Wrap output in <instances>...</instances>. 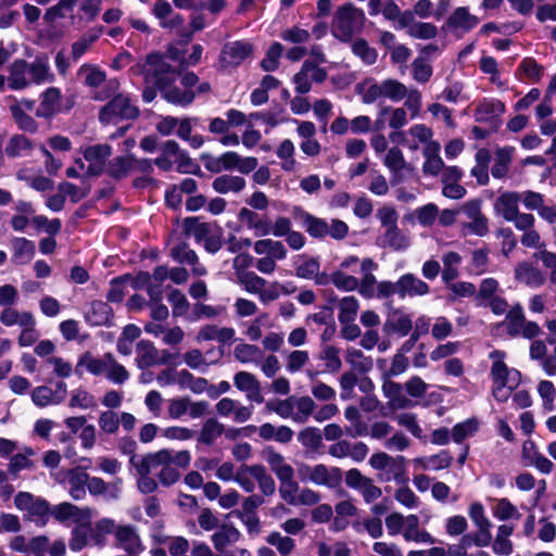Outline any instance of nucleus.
<instances>
[{
	"instance_id": "9b49d317",
	"label": "nucleus",
	"mask_w": 556,
	"mask_h": 556,
	"mask_svg": "<svg viewBox=\"0 0 556 556\" xmlns=\"http://www.w3.org/2000/svg\"><path fill=\"white\" fill-rule=\"evenodd\" d=\"M169 462V450L162 448L143 455L141 458L130 457V464L137 472L152 473L161 470Z\"/></svg>"
},
{
	"instance_id": "39448f33",
	"label": "nucleus",
	"mask_w": 556,
	"mask_h": 556,
	"mask_svg": "<svg viewBox=\"0 0 556 556\" xmlns=\"http://www.w3.org/2000/svg\"><path fill=\"white\" fill-rule=\"evenodd\" d=\"M357 92L362 94V100L366 104H371L379 99H389L392 102H400L407 96V87L393 78H388L381 83L374 80L357 85Z\"/></svg>"
},
{
	"instance_id": "37998d69",
	"label": "nucleus",
	"mask_w": 556,
	"mask_h": 556,
	"mask_svg": "<svg viewBox=\"0 0 556 556\" xmlns=\"http://www.w3.org/2000/svg\"><path fill=\"white\" fill-rule=\"evenodd\" d=\"M268 545L275 547L281 556H290L295 549V541L279 531H273L265 538Z\"/></svg>"
},
{
	"instance_id": "473e14b6",
	"label": "nucleus",
	"mask_w": 556,
	"mask_h": 556,
	"mask_svg": "<svg viewBox=\"0 0 556 556\" xmlns=\"http://www.w3.org/2000/svg\"><path fill=\"white\" fill-rule=\"evenodd\" d=\"M88 473L78 468L68 470V493L73 500L80 501L86 497V486L88 484Z\"/></svg>"
},
{
	"instance_id": "412c9836",
	"label": "nucleus",
	"mask_w": 556,
	"mask_h": 556,
	"mask_svg": "<svg viewBox=\"0 0 556 556\" xmlns=\"http://www.w3.org/2000/svg\"><path fill=\"white\" fill-rule=\"evenodd\" d=\"M441 146L439 142H431L424 147L422 154L425 162L422 172L428 176H438L444 168V162L440 156Z\"/></svg>"
},
{
	"instance_id": "774afa93",
	"label": "nucleus",
	"mask_w": 556,
	"mask_h": 556,
	"mask_svg": "<svg viewBox=\"0 0 556 556\" xmlns=\"http://www.w3.org/2000/svg\"><path fill=\"white\" fill-rule=\"evenodd\" d=\"M98 424L102 432L114 434L119 427L118 414L112 409L102 412L99 416Z\"/></svg>"
},
{
	"instance_id": "1a4fd4ad",
	"label": "nucleus",
	"mask_w": 556,
	"mask_h": 556,
	"mask_svg": "<svg viewBox=\"0 0 556 556\" xmlns=\"http://www.w3.org/2000/svg\"><path fill=\"white\" fill-rule=\"evenodd\" d=\"M138 113V109L131 104L128 96L117 93L100 110L99 119L102 124H109L117 118H135Z\"/></svg>"
},
{
	"instance_id": "b1692460",
	"label": "nucleus",
	"mask_w": 556,
	"mask_h": 556,
	"mask_svg": "<svg viewBox=\"0 0 556 556\" xmlns=\"http://www.w3.org/2000/svg\"><path fill=\"white\" fill-rule=\"evenodd\" d=\"M333 511L336 513V516L332 519L330 530L333 532H340L349 526V518L356 516L357 507L351 500H345L337 503Z\"/></svg>"
},
{
	"instance_id": "20e7f679",
	"label": "nucleus",
	"mask_w": 556,
	"mask_h": 556,
	"mask_svg": "<svg viewBox=\"0 0 556 556\" xmlns=\"http://www.w3.org/2000/svg\"><path fill=\"white\" fill-rule=\"evenodd\" d=\"M235 482L247 493H253L255 482L265 496L276 493V482L262 464L241 465L236 471Z\"/></svg>"
},
{
	"instance_id": "c756f323",
	"label": "nucleus",
	"mask_w": 556,
	"mask_h": 556,
	"mask_svg": "<svg viewBox=\"0 0 556 556\" xmlns=\"http://www.w3.org/2000/svg\"><path fill=\"white\" fill-rule=\"evenodd\" d=\"M478 23V17L470 14L468 9L465 7L457 8L447 20L450 28L463 31H469L477 26Z\"/></svg>"
},
{
	"instance_id": "49530a36",
	"label": "nucleus",
	"mask_w": 556,
	"mask_h": 556,
	"mask_svg": "<svg viewBox=\"0 0 556 556\" xmlns=\"http://www.w3.org/2000/svg\"><path fill=\"white\" fill-rule=\"evenodd\" d=\"M285 361L287 371L295 374L309 363V354L305 350H293L285 354Z\"/></svg>"
},
{
	"instance_id": "f704fd0d",
	"label": "nucleus",
	"mask_w": 556,
	"mask_h": 556,
	"mask_svg": "<svg viewBox=\"0 0 556 556\" xmlns=\"http://www.w3.org/2000/svg\"><path fill=\"white\" fill-rule=\"evenodd\" d=\"M263 351L254 344L240 342L233 349V357L241 364H261Z\"/></svg>"
},
{
	"instance_id": "69168bd1",
	"label": "nucleus",
	"mask_w": 556,
	"mask_h": 556,
	"mask_svg": "<svg viewBox=\"0 0 556 556\" xmlns=\"http://www.w3.org/2000/svg\"><path fill=\"white\" fill-rule=\"evenodd\" d=\"M168 301L172 305L174 316H184L188 313L190 304L186 295L178 289H173L168 294Z\"/></svg>"
},
{
	"instance_id": "a18cd8bd",
	"label": "nucleus",
	"mask_w": 556,
	"mask_h": 556,
	"mask_svg": "<svg viewBox=\"0 0 556 556\" xmlns=\"http://www.w3.org/2000/svg\"><path fill=\"white\" fill-rule=\"evenodd\" d=\"M33 149V142L24 135H14L10 138L7 147L5 154L9 157L22 156L29 153Z\"/></svg>"
},
{
	"instance_id": "ea45409f",
	"label": "nucleus",
	"mask_w": 556,
	"mask_h": 556,
	"mask_svg": "<svg viewBox=\"0 0 556 556\" xmlns=\"http://www.w3.org/2000/svg\"><path fill=\"white\" fill-rule=\"evenodd\" d=\"M13 256L12 261L15 264H27L31 261L35 254V243L26 238H15L12 241Z\"/></svg>"
},
{
	"instance_id": "0eeeda50",
	"label": "nucleus",
	"mask_w": 556,
	"mask_h": 556,
	"mask_svg": "<svg viewBox=\"0 0 556 556\" xmlns=\"http://www.w3.org/2000/svg\"><path fill=\"white\" fill-rule=\"evenodd\" d=\"M296 470L302 482L312 483L317 486L336 489L342 481V471L339 467L325 464L308 465L306 463H299Z\"/></svg>"
},
{
	"instance_id": "4468645a",
	"label": "nucleus",
	"mask_w": 556,
	"mask_h": 556,
	"mask_svg": "<svg viewBox=\"0 0 556 556\" xmlns=\"http://www.w3.org/2000/svg\"><path fill=\"white\" fill-rule=\"evenodd\" d=\"M238 220L257 237H265L270 233V222L251 208H240Z\"/></svg>"
},
{
	"instance_id": "aec40b11",
	"label": "nucleus",
	"mask_w": 556,
	"mask_h": 556,
	"mask_svg": "<svg viewBox=\"0 0 556 556\" xmlns=\"http://www.w3.org/2000/svg\"><path fill=\"white\" fill-rule=\"evenodd\" d=\"M515 279L530 288H539L545 282L544 274L528 262H522L516 266Z\"/></svg>"
},
{
	"instance_id": "052dcab7",
	"label": "nucleus",
	"mask_w": 556,
	"mask_h": 556,
	"mask_svg": "<svg viewBox=\"0 0 556 556\" xmlns=\"http://www.w3.org/2000/svg\"><path fill=\"white\" fill-rule=\"evenodd\" d=\"M300 258L303 261L296 266L295 275L303 279H313V277H316L320 270L318 260L315 257H304L303 255H301Z\"/></svg>"
},
{
	"instance_id": "680f3d73",
	"label": "nucleus",
	"mask_w": 556,
	"mask_h": 556,
	"mask_svg": "<svg viewBox=\"0 0 556 556\" xmlns=\"http://www.w3.org/2000/svg\"><path fill=\"white\" fill-rule=\"evenodd\" d=\"M538 393L542 400V405L545 410L552 412L555 409L556 389L552 381L542 380L538 384Z\"/></svg>"
},
{
	"instance_id": "4c0bfd02",
	"label": "nucleus",
	"mask_w": 556,
	"mask_h": 556,
	"mask_svg": "<svg viewBox=\"0 0 556 556\" xmlns=\"http://www.w3.org/2000/svg\"><path fill=\"white\" fill-rule=\"evenodd\" d=\"M453 457L446 451L427 457L416 458L415 464L424 470H441L448 468L452 464Z\"/></svg>"
},
{
	"instance_id": "3c124183",
	"label": "nucleus",
	"mask_w": 556,
	"mask_h": 556,
	"mask_svg": "<svg viewBox=\"0 0 556 556\" xmlns=\"http://www.w3.org/2000/svg\"><path fill=\"white\" fill-rule=\"evenodd\" d=\"M299 442L312 451L318 450L323 444V435L318 428L307 427L298 434Z\"/></svg>"
},
{
	"instance_id": "58836bf2",
	"label": "nucleus",
	"mask_w": 556,
	"mask_h": 556,
	"mask_svg": "<svg viewBox=\"0 0 556 556\" xmlns=\"http://www.w3.org/2000/svg\"><path fill=\"white\" fill-rule=\"evenodd\" d=\"M294 416L293 421L296 424H304L308 418L315 414L316 403L308 395L300 397L293 396Z\"/></svg>"
},
{
	"instance_id": "dca6fc26",
	"label": "nucleus",
	"mask_w": 556,
	"mask_h": 556,
	"mask_svg": "<svg viewBox=\"0 0 556 556\" xmlns=\"http://www.w3.org/2000/svg\"><path fill=\"white\" fill-rule=\"evenodd\" d=\"M153 15L159 20L160 26L164 29L176 30L184 24V18L175 14L169 2L156 0L152 8Z\"/></svg>"
},
{
	"instance_id": "de8ad7c7",
	"label": "nucleus",
	"mask_w": 556,
	"mask_h": 556,
	"mask_svg": "<svg viewBox=\"0 0 556 556\" xmlns=\"http://www.w3.org/2000/svg\"><path fill=\"white\" fill-rule=\"evenodd\" d=\"M490 358L493 361L491 367V376L494 382L508 381L509 369L504 363L505 353L502 351H493L490 353Z\"/></svg>"
},
{
	"instance_id": "393cba45",
	"label": "nucleus",
	"mask_w": 556,
	"mask_h": 556,
	"mask_svg": "<svg viewBox=\"0 0 556 556\" xmlns=\"http://www.w3.org/2000/svg\"><path fill=\"white\" fill-rule=\"evenodd\" d=\"M379 245L394 251H404L410 245L409 238L397 226L386 228L378 239Z\"/></svg>"
},
{
	"instance_id": "4be33fe9",
	"label": "nucleus",
	"mask_w": 556,
	"mask_h": 556,
	"mask_svg": "<svg viewBox=\"0 0 556 556\" xmlns=\"http://www.w3.org/2000/svg\"><path fill=\"white\" fill-rule=\"evenodd\" d=\"M60 112H62L61 91L55 87H50L40 96L37 115L51 117Z\"/></svg>"
},
{
	"instance_id": "13d9d810",
	"label": "nucleus",
	"mask_w": 556,
	"mask_h": 556,
	"mask_svg": "<svg viewBox=\"0 0 556 556\" xmlns=\"http://www.w3.org/2000/svg\"><path fill=\"white\" fill-rule=\"evenodd\" d=\"M293 396H289L285 400H273L267 402L266 408L268 410L275 412L281 418L292 419L294 416V407H293Z\"/></svg>"
},
{
	"instance_id": "bb28decb",
	"label": "nucleus",
	"mask_w": 556,
	"mask_h": 556,
	"mask_svg": "<svg viewBox=\"0 0 556 556\" xmlns=\"http://www.w3.org/2000/svg\"><path fill=\"white\" fill-rule=\"evenodd\" d=\"M26 68H28L29 74L35 76V62L27 64L24 60H15L10 65V75L8 79L10 89L18 90L27 85L25 78Z\"/></svg>"
},
{
	"instance_id": "423d86ee",
	"label": "nucleus",
	"mask_w": 556,
	"mask_h": 556,
	"mask_svg": "<svg viewBox=\"0 0 556 556\" xmlns=\"http://www.w3.org/2000/svg\"><path fill=\"white\" fill-rule=\"evenodd\" d=\"M365 14L352 4L337 9L331 24L332 35L341 41L350 40L364 26Z\"/></svg>"
},
{
	"instance_id": "6ab92c4d",
	"label": "nucleus",
	"mask_w": 556,
	"mask_h": 556,
	"mask_svg": "<svg viewBox=\"0 0 556 556\" xmlns=\"http://www.w3.org/2000/svg\"><path fill=\"white\" fill-rule=\"evenodd\" d=\"M263 458L268 464L270 470L276 475L277 479H283L294 476L293 467L287 463L285 456L275 451L273 447H266L263 451Z\"/></svg>"
},
{
	"instance_id": "cd10ccee",
	"label": "nucleus",
	"mask_w": 556,
	"mask_h": 556,
	"mask_svg": "<svg viewBox=\"0 0 556 556\" xmlns=\"http://www.w3.org/2000/svg\"><path fill=\"white\" fill-rule=\"evenodd\" d=\"M302 219V225L306 232L313 238H324L328 235L329 225L328 223L319 217H316L307 212H304L300 207H295Z\"/></svg>"
},
{
	"instance_id": "864d4df0",
	"label": "nucleus",
	"mask_w": 556,
	"mask_h": 556,
	"mask_svg": "<svg viewBox=\"0 0 556 556\" xmlns=\"http://www.w3.org/2000/svg\"><path fill=\"white\" fill-rule=\"evenodd\" d=\"M132 155L113 159L108 167L109 174L114 178H124L132 173Z\"/></svg>"
},
{
	"instance_id": "f257e3e1",
	"label": "nucleus",
	"mask_w": 556,
	"mask_h": 556,
	"mask_svg": "<svg viewBox=\"0 0 556 556\" xmlns=\"http://www.w3.org/2000/svg\"><path fill=\"white\" fill-rule=\"evenodd\" d=\"M114 535V544L127 555H138L143 551L142 540L138 527L130 523H116L109 517L96 521L91 541L96 546H104L108 535Z\"/></svg>"
},
{
	"instance_id": "338daca9",
	"label": "nucleus",
	"mask_w": 556,
	"mask_h": 556,
	"mask_svg": "<svg viewBox=\"0 0 556 556\" xmlns=\"http://www.w3.org/2000/svg\"><path fill=\"white\" fill-rule=\"evenodd\" d=\"M383 163L395 175L406 167V161L399 148L389 149Z\"/></svg>"
},
{
	"instance_id": "7ed1b4c3",
	"label": "nucleus",
	"mask_w": 556,
	"mask_h": 556,
	"mask_svg": "<svg viewBox=\"0 0 556 556\" xmlns=\"http://www.w3.org/2000/svg\"><path fill=\"white\" fill-rule=\"evenodd\" d=\"M132 71L142 75L147 85H154L157 89L172 84L177 75L173 66L165 61L164 55L157 52L148 54L144 62L137 64Z\"/></svg>"
},
{
	"instance_id": "f8f14e48",
	"label": "nucleus",
	"mask_w": 556,
	"mask_h": 556,
	"mask_svg": "<svg viewBox=\"0 0 556 556\" xmlns=\"http://www.w3.org/2000/svg\"><path fill=\"white\" fill-rule=\"evenodd\" d=\"M235 387L244 392L249 401L261 404L264 402L261 382L249 371H239L233 376Z\"/></svg>"
},
{
	"instance_id": "f3484780",
	"label": "nucleus",
	"mask_w": 556,
	"mask_h": 556,
	"mask_svg": "<svg viewBox=\"0 0 556 556\" xmlns=\"http://www.w3.org/2000/svg\"><path fill=\"white\" fill-rule=\"evenodd\" d=\"M122 479H116L113 482H105L99 477H89L87 489L91 495H105L109 500H117L122 493Z\"/></svg>"
},
{
	"instance_id": "6e6d98bb",
	"label": "nucleus",
	"mask_w": 556,
	"mask_h": 556,
	"mask_svg": "<svg viewBox=\"0 0 556 556\" xmlns=\"http://www.w3.org/2000/svg\"><path fill=\"white\" fill-rule=\"evenodd\" d=\"M280 497L289 505H296V492L300 491L299 483L294 480V476H289L279 480Z\"/></svg>"
},
{
	"instance_id": "5fc2aeb1",
	"label": "nucleus",
	"mask_w": 556,
	"mask_h": 556,
	"mask_svg": "<svg viewBox=\"0 0 556 556\" xmlns=\"http://www.w3.org/2000/svg\"><path fill=\"white\" fill-rule=\"evenodd\" d=\"M412 75L417 83L425 84L429 81L432 76V67L429 60L425 56L416 58L412 63Z\"/></svg>"
},
{
	"instance_id": "a19ab883",
	"label": "nucleus",
	"mask_w": 556,
	"mask_h": 556,
	"mask_svg": "<svg viewBox=\"0 0 556 556\" xmlns=\"http://www.w3.org/2000/svg\"><path fill=\"white\" fill-rule=\"evenodd\" d=\"M159 90L167 102L176 105L187 106L194 99V92L191 89L180 90L178 87H172L170 84Z\"/></svg>"
},
{
	"instance_id": "7c9ffc66",
	"label": "nucleus",
	"mask_w": 556,
	"mask_h": 556,
	"mask_svg": "<svg viewBox=\"0 0 556 556\" xmlns=\"http://www.w3.org/2000/svg\"><path fill=\"white\" fill-rule=\"evenodd\" d=\"M505 105L496 99H484L476 109L475 117L478 122H490L502 115Z\"/></svg>"
},
{
	"instance_id": "f03ea898",
	"label": "nucleus",
	"mask_w": 556,
	"mask_h": 556,
	"mask_svg": "<svg viewBox=\"0 0 556 556\" xmlns=\"http://www.w3.org/2000/svg\"><path fill=\"white\" fill-rule=\"evenodd\" d=\"M92 509L89 507L81 508L68 502L51 506L46 500L37 498V526L47 525L50 517L62 523L68 520L90 523Z\"/></svg>"
},
{
	"instance_id": "e433bc0d",
	"label": "nucleus",
	"mask_w": 556,
	"mask_h": 556,
	"mask_svg": "<svg viewBox=\"0 0 556 556\" xmlns=\"http://www.w3.org/2000/svg\"><path fill=\"white\" fill-rule=\"evenodd\" d=\"M408 149L412 151H417L419 149V144H425V147L431 142H435L432 140L433 132L431 128L427 127L424 124L413 125L408 130Z\"/></svg>"
},
{
	"instance_id": "2eb2a0df",
	"label": "nucleus",
	"mask_w": 556,
	"mask_h": 556,
	"mask_svg": "<svg viewBox=\"0 0 556 556\" xmlns=\"http://www.w3.org/2000/svg\"><path fill=\"white\" fill-rule=\"evenodd\" d=\"M136 364L141 370L156 365L166 364V358L160 356V351L148 340H141L136 345Z\"/></svg>"
},
{
	"instance_id": "a211bd4d",
	"label": "nucleus",
	"mask_w": 556,
	"mask_h": 556,
	"mask_svg": "<svg viewBox=\"0 0 556 556\" xmlns=\"http://www.w3.org/2000/svg\"><path fill=\"white\" fill-rule=\"evenodd\" d=\"M519 192L505 191L494 202V211L505 220L509 222L519 212Z\"/></svg>"
},
{
	"instance_id": "6e6552de",
	"label": "nucleus",
	"mask_w": 556,
	"mask_h": 556,
	"mask_svg": "<svg viewBox=\"0 0 556 556\" xmlns=\"http://www.w3.org/2000/svg\"><path fill=\"white\" fill-rule=\"evenodd\" d=\"M253 248L257 255H263L256 261L255 267L265 275L273 274L277 268L276 262L286 260L288 255V250L281 241L268 238L255 241Z\"/></svg>"
},
{
	"instance_id": "0e129e2a",
	"label": "nucleus",
	"mask_w": 556,
	"mask_h": 556,
	"mask_svg": "<svg viewBox=\"0 0 556 556\" xmlns=\"http://www.w3.org/2000/svg\"><path fill=\"white\" fill-rule=\"evenodd\" d=\"M320 359L326 363V368L331 372H337L342 366L340 359V351L333 345L325 346L319 355Z\"/></svg>"
},
{
	"instance_id": "ddd939ff",
	"label": "nucleus",
	"mask_w": 556,
	"mask_h": 556,
	"mask_svg": "<svg viewBox=\"0 0 556 556\" xmlns=\"http://www.w3.org/2000/svg\"><path fill=\"white\" fill-rule=\"evenodd\" d=\"M84 157L89 165L87 173L92 176L100 175L105 165L106 159L112 154V148L109 144H96L83 150Z\"/></svg>"
},
{
	"instance_id": "bf43d9fd",
	"label": "nucleus",
	"mask_w": 556,
	"mask_h": 556,
	"mask_svg": "<svg viewBox=\"0 0 556 556\" xmlns=\"http://www.w3.org/2000/svg\"><path fill=\"white\" fill-rule=\"evenodd\" d=\"M339 308V321L341 324L351 323L356 316L358 309V301L354 296H345L341 300Z\"/></svg>"
},
{
	"instance_id": "79ce46f5",
	"label": "nucleus",
	"mask_w": 556,
	"mask_h": 556,
	"mask_svg": "<svg viewBox=\"0 0 556 556\" xmlns=\"http://www.w3.org/2000/svg\"><path fill=\"white\" fill-rule=\"evenodd\" d=\"M224 432V426L215 418H208L198 435V442L204 445H212Z\"/></svg>"
},
{
	"instance_id": "09e8293b",
	"label": "nucleus",
	"mask_w": 556,
	"mask_h": 556,
	"mask_svg": "<svg viewBox=\"0 0 556 556\" xmlns=\"http://www.w3.org/2000/svg\"><path fill=\"white\" fill-rule=\"evenodd\" d=\"M93 532V530L91 531ZM92 533L89 532V523H77L72 531L70 540V548L74 552H79L87 546L89 539L91 540Z\"/></svg>"
},
{
	"instance_id": "c03bdc74",
	"label": "nucleus",
	"mask_w": 556,
	"mask_h": 556,
	"mask_svg": "<svg viewBox=\"0 0 556 556\" xmlns=\"http://www.w3.org/2000/svg\"><path fill=\"white\" fill-rule=\"evenodd\" d=\"M108 359L109 365L104 375L105 378L114 384L125 383L130 377L129 371L111 353H108Z\"/></svg>"
},
{
	"instance_id": "4d7b16f0",
	"label": "nucleus",
	"mask_w": 556,
	"mask_h": 556,
	"mask_svg": "<svg viewBox=\"0 0 556 556\" xmlns=\"http://www.w3.org/2000/svg\"><path fill=\"white\" fill-rule=\"evenodd\" d=\"M413 216L422 227H431L439 216V207L434 203H428L416 208Z\"/></svg>"
},
{
	"instance_id": "e2e57ef3",
	"label": "nucleus",
	"mask_w": 556,
	"mask_h": 556,
	"mask_svg": "<svg viewBox=\"0 0 556 556\" xmlns=\"http://www.w3.org/2000/svg\"><path fill=\"white\" fill-rule=\"evenodd\" d=\"M79 74L84 76V83L91 88H100L106 80L104 72L91 65L81 66Z\"/></svg>"
},
{
	"instance_id": "9d476101",
	"label": "nucleus",
	"mask_w": 556,
	"mask_h": 556,
	"mask_svg": "<svg viewBox=\"0 0 556 556\" xmlns=\"http://www.w3.org/2000/svg\"><path fill=\"white\" fill-rule=\"evenodd\" d=\"M253 53V45L248 41H231L224 45L219 63L223 68H235Z\"/></svg>"
},
{
	"instance_id": "603ef678",
	"label": "nucleus",
	"mask_w": 556,
	"mask_h": 556,
	"mask_svg": "<svg viewBox=\"0 0 556 556\" xmlns=\"http://www.w3.org/2000/svg\"><path fill=\"white\" fill-rule=\"evenodd\" d=\"M96 404L94 396L87 390L77 388L71 392L68 406L72 408L88 409L94 407Z\"/></svg>"
},
{
	"instance_id": "2f4dec72",
	"label": "nucleus",
	"mask_w": 556,
	"mask_h": 556,
	"mask_svg": "<svg viewBox=\"0 0 556 556\" xmlns=\"http://www.w3.org/2000/svg\"><path fill=\"white\" fill-rule=\"evenodd\" d=\"M211 539L214 548L219 553H224L228 545L236 543L240 539V532L231 525H223Z\"/></svg>"
},
{
	"instance_id": "c9c22d12",
	"label": "nucleus",
	"mask_w": 556,
	"mask_h": 556,
	"mask_svg": "<svg viewBox=\"0 0 556 556\" xmlns=\"http://www.w3.org/2000/svg\"><path fill=\"white\" fill-rule=\"evenodd\" d=\"M108 365V353L104 354L103 357L99 358L87 352L80 356L76 366V371H78L79 368H86L88 372L94 376L105 375Z\"/></svg>"
},
{
	"instance_id": "8fccbe9b",
	"label": "nucleus",
	"mask_w": 556,
	"mask_h": 556,
	"mask_svg": "<svg viewBox=\"0 0 556 556\" xmlns=\"http://www.w3.org/2000/svg\"><path fill=\"white\" fill-rule=\"evenodd\" d=\"M237 282L244 288L248 293L260 294L263 287L267 286V281L254 271L241 274Z\"/></svg>"
},
{
	"instance_id": "72a5a7b5",
	"label": "nucleus",
	"mask_w": 556,
	"mask_h": 556,
	"mask_svg": "<svg viewBox=\"0 0 556 556\" xmlns=\"http://www.w3.org/2000/svg\"><path fill=\"white\" fill-rule=\"evenodd\" d=\"M213 189L222 194L239 193L245 187V180L240 176L220 175L213 180Z\"/></svg>"
},
{
	"instance_id": "a878e982",
	"label": "nucleus",
	"mask_w": 556,
	"mask_h": 556,
	"mask_svg": "<svg viewBox=\"0 0 556 556\" xmlns=\"http://www.w3.org/2000/svg\"><path fill=\"white\" fill-rule=\"evenodd\" d=\"M379 479L384 482L393 481L399 484H404L407 480L406 458L402 455L394 456L383 472L379 473Z\"/></svg>"
},
{
	"instance_id": "5701e85b",
	"label": "nucleus",
	"mask_w": 556,
	"mask_h": 556,
	"mask_svg": "<svg viewBox=\"0 0 556 556\" xmlns=\"http://www.w3.org/2000/svg\"><path fill=\"white\" fill-rule=\"evenodd\" d=\"M397 289L400 298L421 296L429 292V286L413 274H405L397 280Z\"/></svg>"
},
{
	"instance_id": "c85d7f7f",
	"label": "nucleus",
	"mask_w": 556,
	"mask_h": 556,
	"mask_svg": "<svg viewBox=\"0 0 556 556\" xmlns=\"http://www.w3.org/2000/svg\"><path fill=\"white\" fill-rule=\"evenodd\" d=\"M112 316V308L103 301H93L85 314L87 323L91 326L108 325Z\"/></svg>"
}]
</instances>
